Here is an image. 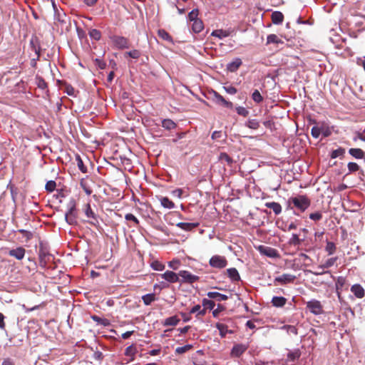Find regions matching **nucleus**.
<instances>
[{
	"mask_svg": "<svg viewBox=\"0 0 365 365\" xmlns=\"http://www.w3.org/2000/svg\"><path fill=\"white\" fill-rule=\"evenodd\" d=\"M89 36L91 38L98 41L101 38V34L98 30L93 29L89 31Z\"/></svg>",
	"mask_w": 365,
	"mask_h": 365,
	"instance_id": "40",
	"label": "nucleus"
},
{
	"mask_svg": "<svg viewBox=\"0 0 365 365\" xmlns=\"http://www.w3.org/2000/svg\"><path fill=\"white\" fill-rule=\"evenodd\" d=\"M196 312H197V315L204 316L206 313V309H202L200 305L197 304L193 307L190 312V314H194Z\"/></svg>",
	"mask_w": 365,
	"mask_h": 365,
	"instance_id": "36",
	"label": "nucleus"
},
{
	"mask_svg": "<svg viewBox=\"0 0 365 365\" xmlns=\"http://www.w3.org/2000/svg\"><path fill=\"white\" fill-rule=\"evenodd\" d=\"M296 277L290 274H283L281 276H278L274 279V283L278 282L282 284L293 282Z\"/></svg>",
	"mask_w": 365,
	"mask_h": 365,
	"instance_id": "7",
	"label": "nucleus"
},
{
	"mask_svg": "<svg viewBox=\"0 0 365 365\" xmlns=\"http://www.w3.org/2000/svg\"><path fill=\"white\" fill-rule=\"evenodd\" d=\"M211 94L213 96L214 101L217 103L222 104L225 107L232 108L233 104L232 102L226 101L221 95H220L217 92L212 91Z\"/></svg>",
	"mask_w": 365,
	"mask_h": 365,
	"instance_id": "6",
	"label": "nucleus"
},
{
	"mask_svg": "<svg viewBox=\"0 0 365 365\" xmlns=\"http://www.w3.org/2000/svg\"><path fill=\"white\" fill-rule=\"evenodd\" d=\"M287 302V299L284 297H274L272 299V304L275 307H282Z\"/></svg>",
	"mask_w": 365,
	"mask_h": 365,
	"instance_id": "19",
	"label": "nucleus"
},
{
	"mask_svg": "<svg viewBox=\"0 0 365 365\" xmlns=\"http://www.w3.org/2000/svg\"><path fill=\"white\" fill-rule=\"evenodd\" d=\"M337 258L336 257H331L330 259H328L324 264L319 266V269H325V268H329L331 266L334 264L336 262Z\"/></svg>",
	"mask_w": 365,
	"mask_h": 365,
	"instance_id": "35",
	"label": "nucleus"
},
{
	"mask_svg": "<svg viewBox=\"0 0 365 365\" xmlns=\"http://www.w3.org/2000/svg\"><path fill=\"white\" fill-rule=\"evenodd\" d=\"M245 125L248 128L254 130H256L259 127V123L256 119L248 120Z\"/></svg>",
	"mask_w": 365,
	"mask_h": 365,
	"instance_id": "37",
	"label": "nucleus"
},
{
	"mask_svg": "<svg viewBox=\"0 0 365 365\" xmlns=\"http://www.w3.org/2000/svg\"><path fill=\"white\" fill-rule=\"evenodd\" d=\"M67 211L65 214H77L76 209V202L74 200H70L67 205Z\"/></svg>",
	"mask_w": 365,
	"mask_h": 365,
	"instance_id": "32",
	"label": "nucleus"
},
{
	"mask_svg": "<svg viewBox=\"0 0 365 365\" xmlns=\"http://www.w3.org/2000/svg\"><path fill=\"white\" fill-rule=\"evenodd\" d=\"M349 153L356 159H362L364 156V152L360 148H350Z\"/></svg>",
	"mask_w": 365,
	"mask_h": 365,
	"instance_id": "23",
	"label": "nucleus"
},
{
	"mask_svg": "<svg viewBox=\"0 0 365 365\" xmlns=\"http://www.w3.org/2000/svg\"><path fill=\"white\" fill-rule=\"evenodd\" d=\"M180 322V319L177 316H173L165 319L164 326H175Z\"/></svg>",
	"mask_w": 365,
	"mask_h": 365,
	"instance_id": "27",
	"label": "nucleus"
},
{
	"mask_svg": "<svg viewBox=\"0 0 365 365\" xmlns=\"http://www.w3.org/2000/svg\"><path fill=\"white\" fill-rule=\"evenodd\" d=\"M265 206L272 209L275 215H279L282 212V206L279 203L275 202H267Z\"/></svg>",
	"mask_w": 365,
	"mask_h": 365,
	"instance_id": "18",
	"label": "nucleus"
},
{
	"mask_svg": "<svg viewBox=\"0 0 365 365\" xmlns=\"http://www.w3.org/2000/svg\"><path fill=\"white\" fill-rule=\"evenodd\" d=\"M150 266L156 271H163L165 269V265L158 260L153 261Z\"/></svg>",
	"mask_w": 365,
	"mask_h": 365,
	"instance_id": "39",
	"label": "nucleus"
},
{
	"mask_svg": "<svg viewBox=\"0 0 365 365\" xmlns=\"http://www.w3.org/2000/svg\"><path fill=\"white\" fill-rule=\"evenodd\" d=\"M26 250L22 247H19L16 249L9 250V255L16 259L21 260L24 257Z\"/></svg>",
	"mask_w": 365,
	"mask_h": 365,
	"instance_id": "11",
	"label": "nucleus"
},
{
	"mask_svg": "<svg viewBox=\"0 0 365 365\" xmlns=\"http://www.w3.org/2000/svg\"><path fill=\"white\" fill-rule=\"evenodd\" d=\"M351 291L357 298H362L364 296V289L360 284H354L351 288Z\"/></svg>",
	"mask_w": 365,
	"mask_h": 365,
	"instance_id": "17",
	"label": "nucleus"
},
{
	"mask_svg": "<svg viewBox=\"0 0 365 365\" xmlns=\"http://www.w3.org/2000/svg\"><path fill=\"white\" fill-rule=\"evenodd\" d=\"M30 44L31 46H32V48L34 50V51L36 53V54L37 55V57L39 56V49L37 48L35 46H34V39H31V41H30Z\"/></svg>",
	"mask_w": 365,
	"mask_h": 365,
	"instance_id": "64",
	"label": "nucleus"
},
{
	"mask_svg": "<svg viewBox=\"0 0 365 365\" xmlns=\"http://www.w3.org/2000/svg\"><path fill=\"white\" fill-rule=\"evenodd\" d=\"M354 141H356L357 140H361L362 141H365V136L363 135V134L358 133L353 138Z\"/></svg>",
	"mask_w": 365,
	"mask_h": 365,
	"instance_id": "63",
	"label": "nucleus"
},
{
	"mask_svg": "<svg viewBox=\"0 0 365 365\" xmlns=\"http://www.w3.org/2000/svg\"><path fill=\"white\" fill-rule=\"evenodd\" d=\"M270 43H284V42L275 34H269L267 37V44Z\"/></svg>",
	"mask_w": 365,
	"mask_h": 365,
	"instance_id": "28",
	"label": "nucleus"
},
{
	"mask_svg": "<svg viewBox=\"0 0 365 365\" xmlns=\"http://www.w3.org/2000/svg\"><path fill=\"white\" fill-rule=\"evenodd\" d=\"M209 264L213 268L223 269L227 265V260L225 257L216 255L210 259Z\"/></svg>",
	"mask_w": 365,
	"mask_h": 365,
	"instance_id": "2",
	"label": "nucleus"
},
{
	"mask_svg": "<svg viewBox=\"0 0 365 365\" xmlns=\"http://www.w3.org/2000/svg\"><path fill=\"white\" fill-rule=\"evenodd\" d=\"M191 348H192V345H190V344H187V345H185L183 346H179V347L176 348L175 353H177L178 354H183V353L187 351Z\"/></svg>",
	"mask_w": 365,
	"mask_h": 365,
	"instance_id": "46",
	"label": "nucleus"
},
{
	"mask_svg": "<svg viewBox=\"0 0 365 365\" xmlns=\"http://www.w3.org/2000/svg\"><path fill=\"white\" fill-rule=\"evenodd\" d=\"M347 167L349 173L356 172L359 169V166L358 165V164L352 162L349 163Z\"/></svg>",
	"mask_w": 365,
	"mask_h": 365,
	"instance_id": "51",
	"label": "nucleus"
},
{
	"mask_svg": "<svg viewBox=\"0 0 365 365\" xmlns=\"http://www.w3.org/2000/svg\"><path fill=\"white\" fill-rule=\"evenodd\" d=\"M290 243L294 245H299L301 243V240L297 234H293L290 240Z\"/></svg>",
	"mask_w": 365,
	"mask_h": 365,
	"instance_id": "56",
	"label": "nucleus"
},
{
	"mask_svg": "<svg viewBox=\"0 0 365 365\" xmlns=\"http://www.w3.org/2000/svg\"><path fill=\"white\" fill-rule=\"evenodd\" d=\"M224 90L229 94L234 95L237 92V90L232 86H224Z\"/></svg>",
	"mask_w": 365,
	"mask_h": 365,
	"instance_id": "57",
	"label": "nucleus"
},
{
	"mask_svg": "<svg viewBox=\"0 0 365 365\" xmlns=\"http://www.w3.org/2000/svg\"><path fill=\"white\" fill-rule=\"evenodd\" d=\"M92 319L98 324H102L105 327L108 326L110 324V322L107 319H103L98 316H93Z\"/></svg>",
	"mask_w": 365,
	"mask_h": 365,
	"instance_id": "42",
	"label": "nucleus"
},
{
	"mask_svg": "<svg viewBox=\"0 0 365 365\" xmlns=\"http://www.w3.org/2000/svg\"><path fill=\"white\" fill-rule=\"evenodd\" d=\"M248 346L245 344H235L231 350V356L234 357L240 356L247 349Z\"/></svg>",
	"mask_w": 365,
	"mask_h": 365,
	"instance_id": "8",
	"label": "nucleus"
},
{
	"mask_svg": "<svg viewBox=\"0 0 365 365\" xmlns=\"http://www.w3.org/2000/svg\"><path fill=\"white\" fill-rule=\"evenodd\" d=\"M125 218L126 220L133 221L136 225L139 224V220L131 213L126 214Z\"/></svg>",
	"mask_w": 365,
	"mask_h": 365,
	"instance_id": "55",
	"label": "nucleus"
},
{
	"mask_svg": "<svg viewBox=\"0 0 365 365\" xmlns=\"http://www.w3.org/2000/svg\"><path fill=\"white\" fill-rule=\"evenodd\" d=\"M259 250L262 254L269 257H275L277 256L276 250L269 247L259 246Z\"/></svg>",
	"mask_w": 365,
	"mask_h": 365,
	"instance_id": "12",
	"label": "nucleus"
},
{
	"mask_svg": "<svg viewBox=\"0 0 365 365\" xmlns=\"http://www.w3.org/2000/svg\"><path fill=\"white\" fill-rule=\"evenodd\" d=\"M76 163H77V166L78 168V169L83 173H86L87 172V168L83 164V162L81 159V158L80 157L79 155H76Z\"/></svg>",
	"mask_w": 365,
	"mask_h": 365,
	"instance_id": "33",
	"label": "nucleus"
},
{
	"mask_svg": "<svg viewBox=\"0 0 365 365\" xmlns=\"http://www.w3.org/2000/svg\"><path fill=\"white\" fill-rule=\"evenodd\" d=\"M325 250L329 255L334 254L336 250L335 244L332 242H327Z\"/></svg>",
	"mask_w": 365,
	"mask_h": 365,
	"instance_id": "43",
	"label": "nucleus"
},
{
	"mask_svg": "<svg viewBox=\"0 0 365 365\" xmlns=\"http://www.w3.org/2000/svg\"><path fill=\"white\" fill-rule=\"evenodd\" d=\"M219 159L221 161L226 162L228 165H231L233 163V160L225 153H220Z\"/></svg>",
	"mask_w": 365,
	"mask_h": 365,
	"instance_id": "44",
	"label": "nucleus"
},
{
	"mask_svg": "<svg viewBox=\"0 0 365 365\" xmlns=\"http://www.w3.org/2000/svg\"><path fill=\"white\" fill-rule=\"evenodd\" d=\"M242 60L239 58H237L234 61L227 64V68L230 72H235L242 65Z\"/></svg>",
	"mask_w": 365,
	"mask_h": 365,
	"instance_id": "14",
	"label": "nucleus"
},
{
	"mask_svg": "<svg viewBox=\"0 0 365 365\" xmlns=\"http://www.w3.org/2000/svg\"><path fill=\"white\" fill-rule=\"evenodd\" d=\"M207 295L210 299H215L218 302L225 301L228 299L227 295L217 292H209Z\"/></svg>",
	"mask_w": 365,
	"mask_h": 365,
	"instance_id": "15",
	"label": "nucleus"
},
{
	"mask_svg": "<svg viewBox=\"0 0 365 365\" xmlns=\"http://www.w3.org/2000/svg\"><path fill=\"white\" fill-rule=\"evenodd\" d=\"M307 308L315 315H319L323 313V307L321 302L316 299L307 302Z\"/></svg>",
	"mask_w": 365,
	"mask_h": 365,
	"instance_id": "3",
	"label": "nucleus"
},
{
	"mask_svg": "<svg viewBox=\"0 0 365 365\" xmlns=\"http://www.w3.org/2000/svg\"><path fill=\"white\" fill-rule=\"evenodd\" d=\"M84 212L88 218L92 220L89 221L91 224L96 225V223L98 222L96 215L91 209L90 204L88 203L85 205Z\"/></svg>",
	"mask_w": 365,
	"mask_h": 365,
	"instance_id": "10",
	"label": "nucleus"
},
{
	"mask_svg": "<svg viewBox=\"0 0 365 365\" xmlns=\"http://www.w3.org/2000/svg\"><path fill=\"white\" fill-rule=\"evenodd\" d=\"M227 274L232 282H237L240 279L239 272L235 268L227 269Z\"/></svg>",
	"mask_w": 365,
	"mask_h": 365,
	"instance_id": "20",
	"label": "nucleus"
},
{
	"mask_svg": "<svg viewBox=\"0 0 365 365\" xmlns=\"http://www.w3.org/2000/svg\"><path fill=\"white\" fill-rule=\"evenodd\" d=\"M237 114L246 117L249 114V111L242 106H238L236 108Z\"/></svg>",
	"mask_w": 365,
	"mask_h": 365,
	"instance_id": "52",
	"label": "nucleus"
},
{
	"mask_svg": "<svg viewBox=\"0 0 365 365\" xmlns=\"http://www.w3.org/2000/svg\"><path fill=\"white\" fill-rule=\"evenodd\" d=\"M158 36L160 37L163 40H166V41H172V38L170 36V34L166 31H165L164 29L158 30Z\"/></svg>",
	"mask_w": 365,
	"mask_h": 365,
	"instance_id": "38",
	"label": "nucleus"
},
{
	"mask_svg": "<svg viewBox=\"0 0 365 365\" xmlns=\"http://www.w3.org/2000/svg\"><path fill=\"white\" fill-rule=\"evenodd\" d=\"M65 220L69 225H76L77 223V214H65Z\"/></svg>",
	"mask_w": 365,
	"mask_h": 365,
	"instance_id": "30",
	"label": "nucleus"
},
{
	"mask_svg": "<svg viewBox=\"0 0 365 365\" xmlns=\"http://www.w3.org/2000/svg\"><path fill=\"white\" fill-rule=\"evenodd\" d=\"M125 54L128 55V56H130V58H135V59L138 58L140 56V53L138 50H133V51H128Z\"/></svg>",
	"mask_w": 365,
	"mask_h": 365,
	"instance_id": "54",
	"label": "nucleus"
},
{
	"mask_svg": "<svg viewBox=\"0 0 365 365\" xmlns=\"http://www.w3.org/2000/svg\"><path fill=\"white\" fill-rule=\"evenodd\" d=\"M19 232H21L24 237H26L27 240H30L32 237V234L27 230H20Z\"/></svg>",
	"mask_w": 365,
	"mask_h": 365,
	"instance_id": "59",
	"label": "nucleus"
},
{
	"mask_svg": "<svg viewBox=\"0 0 365 365\" xmlns=\"http://www.w3.org/2000/svg\"><path fill=\"white\" fill-rule=\"evenodd\" d=\"M345 153V149L343 148H339L336 150H332L330 154V157L333 159L336 158L340 156H343Z\"/></svg>",
	"mask_w": 365,
	"mask_h": 365,
	"instance_id": "34",
	"label": "nucleus"
},
{
	"mask_svg": "<svg viewBox=\"0 0 365 365\" xmlns=\"http://www.w3.org/2000/svg\"><path fill=\"white\" fill-rule=\"evenodd\" d=\"M80 186L84 190L87 195H90L92 193V189L89 185V182L87 180L82 179L80 182Z\"/></svg>",
	"mask_w": 365,
	"mask_h": 365,
	"instance_id": "29",
	"label": "nucleus"
},
{
	"mask_svg": "<svg viewBox=\"0 0 365 365\" xmlns=\"http://www.w3.org/2000/svg\"><path fill=\"white\" fill-rule=\"evenodd\" d=\"M160 276L170 283H175L179 281V274L173 271H166Z\"/></svg>",
	"mask_w": 365,
	"mask_h": 365,
	"instance_id": "9",
	"label": "nucleus"
},
{
	"mask_svg": "<svg viewBox=\"0 0 365 365\" xmlns=\"http://www.w3.org/2000/svg\"><path fill=\"white\" fill-rule=\"evenodd\" d=\"M289 202L292 203L301 212H304L311 204L310 200L306 195H298L291 197L289 200Z\"/></svg>",
	"mask_w": 365,
	"mask_h": 365,
	"instance_id": "1",
	"label": "nucleus"
},
{
	"mask_svg": "<svg viewBox=\"0 0 365 365\" xmlns=\"http://www.w3.org/2000/svg\"><path fill=\"white\" fill-rule=\"evenodd\" d=\"M222 136V132L221 131H214L212 134V139L217 140L218 138H220Z\"/></svg>",
	"mask_w": 365,
	"mask_h": 365,
	"instance_id": "61",
	"label": "nucleus"
},
{
	"mask_svg": "<svg viewBox=\"0 0 365 365\" xmlns=\"http://www.w3.org/2000/svg\"><path fill=\"white\" fill-rule=\"evenodd\" d=\"M114 46L118 48H127L129 47L128 41L123 36H115L111 38Z\"/></svg>",
	"mask_w": 365,
	"mask_h": 365,
	"instance_id": "4",
	"label": "nucleus"
},
{
	"mask_svg": "<svg viewBox=\"0 0 365 365\" xmlns=\"http://www.w3.org/2000/svg\"><path fill=\"white\" fill-rule=\"evenodd\" d=\"M215 327L219 330L220 335L221 337H225L226 334L230 333L232 334L233 331L232 330L228 329V327L226 324L222 323H217L215 324Z\"/></svg>",
	"mask_w": 365,
	"mask_h": 365,
	"instance_id": "13",
	"label": "nucleus"
},
{
	"mask_svg": "<svg viewBox=\"0 0 365 365\" xmlns=\"http://www.w3.org/2000/svg\"><path fill=\"white\" fill-rule=\"evenodd\" d=\"M162 126L167 130H172L175 128V123L170 119H164L162 121Z\"/></svg>",
	"mask_w": 365,
	"mask_h": 365,
	"instance_id": "31",
	"label": "nucleus"
},
{
	"mask_svg": "<svg viewBox=\"0 0 365 365\" xmlns=\"http://www.w3.org/2000/svg\"><path fill=\"white\" fill-rule=\"evenodd\" d=\"M198 223L194 222H178L176 226L185 231H190L198 226Z\"/></svg>",
	"mask_w": 365,
	"mask_h": 365,
	"instance_id": "16",
	"label": "nucleus"
},
{
	"mask_svg": "<svg viewBox=\"0 0 365 365\" xmlns=\"http://www.w3.org/2000/svg\"><path fill=\"white\" fill-rule=\"evenodd\" d=\"M142 300L145 305L148 306L156 300L155 294L153 293L142 296Z\"/></svg>",
	"mask_w": 365,
	"mask_h": 365,
	"instance_id": "25",
	"label": "nucleus"
},
{
	"mask_svg": "<svg viewBox=\"0 0 365 365\" xmlns=\"http://www.w3.org/2000/svg\"><path fill=\"white\" fill-rule=\"evenodd\" d=\"M203 29V22L200 19L195 20L192 22V29L195 33H200Z\"/></svg>",
	"mask_w": 365,
	"mask_h": 365,
	"instance_id": "26",
	"label": "nucleus"
},
{
	"mask_svg": "<svg viewBox=\"0 0 365 365\" xmlns=\"http://www.w3.org/2000/svg\"><path fill=\"white\" fill-rule=\"evenodd\" d=\"M321 134H322L324 137H328L331 134V130L330 128L325 125L321 126Z\"/></svg>",
	"mask_w": 365,
	"mask_h": 365,
	"instance_id": "53",
	"label": "nucleus"
},
{
	"mask_svg": "<svg viewBox=\"0 0 365 365\" xmlns=\"http://www.w3.org/2000/svg\"><path fill=\"white\" fill-rule=\"evenodd\" d=\"M56 187V183L54 180H49L46 182L45 188L48 192H53Z\"/></svg>",
	"mask_w": 365,
	"mask_h": 365,
	"instance_id": "47",
	"label": "nucleus"
},
{
	"mask_svg": "<svg viewBox=\"0 0 365 365\" xmlns=\"http://www.w3.org/2000/svg\"><path fill=\"white\" fill-rule=\"evenodd\" d=\"M284 16L280 11H274L272 14V21L274 24H279L283 21Z\"/></svg>",
	"mask_w": 365,
	"mask_h": 365,
	"instance_id": "24",
	"label": "nucleus"
},
{
	"mask_svg": "<svg viewBox=\"0 0 365 365\" xmlns=\"http://www.w3.org/2000/svg\"><path fill=\"white\" fill-rule=\"evenodd\" d=\"M311 134L314 138H318L321 135V127L314 126L311 130Z\"/></svg>",
	"mask_w": 365,
	"mask_h": 365,
	"instance_id": "48",
	"label": "nucleus"
},
{
	"mask_svg": "<svg viewBox=\"0 0 365 365\" xmlns=\"http://www.w3.org/2000/svg\"><path fill=\"white\" fill-rule=\"evenodd\" d=\"M198 16V10L197 9H193L188 14V19L190 21H194L195 20H198L197 19Z\"/></svg>",
	"mask_w": 365,
	"mask_h": 365,
	"instance_id": "50",
	"label": "nucleus"
},
{
	"mask_svg": "<svg viewBox=\"0 0 365 365\" xmlns=\"http://www.w3.org/2000/svg\"><path fill=\"white\" fill-rule=\"evenodd\" d=\"M179 277H182L183 282L192 283L198 280L199 277L191 274L187 270H181L178 272Z\"/></svg>",
	"mask_w": 365,
	"mask_h": 365,
	"instance_id": "5",
	"label": "nucleus"
},
{
	"mask_svg": "<svg viewBox=\"0 0 365 365\" xmlns=\"http://www.w3.org/2000/svg\"><path fill=\"white\" fill-rule=\"evenodd\" d=\"M230 31L227 30H222V29H217L212 32L211 35L212 36H215L219 38L220 39H222L223 38L227 37L230 35Z\"/></svg>",
	"mask_w": 365,
	"mask_h": 365,
	"instance_id": "22",
	"label": "nucleus"
},
{
	"mask_svg": "<svg viewBox=\"0 0 365 365\" xmlns=\"http://www.w3.org/2000/svg\"><path fill=\"white\" fill-rule=\"evenodd\" d=\"M309 218L315 222L319 221L322 218V214L321 212H316L309 214Z\"/></svg>",
	"mask_w": 365,
	"mask_h": 365,
	"instance_id": "49",
	"label": "nucleus"
},
{
	"mask_svg": "<svg viewBox=\"0 0 365 365\" xmlns=\"http://www.w3.org/2000/svg\"><path fill=\"white\" fill-rule=\"evenodd\" d=\"M159 200L160 202V205L165 208L173 209L175 207L174 202L167 197H160Z\"/></svg>",
	"mask_w": 365,
	"mask_h": 365,
	"instance_id": "21",
	"label": "nucleus"
},
{
	"mask_svg": "<svg viewBox=\"0 0 365 365\" xmlns=\"http://www.w3.org/2000/svg\"><path fill=\"white\" fill-rule=\"evenodd\" d=\"M252 98L257 103H259L263 101V98L258 90H255L253 92L252 95Z\"/></svg>",
	"mask_w": 365,
	"mask_h": 365,
	"instance_id": "41",
	"label": "nucleus"
},
{
	"mask_svg": "<svg viewBox=\"0 0 365 365\" xmlns=\"http://www.w3.org/2000/svg\"><path fill=\"white\" fill-rule=\"evenodd\" d=\"M202 303L204 307L209 309H213L215 306V302L208 299H203Z\"/></svg>",
	"mask_w": 365,
	"mask_h": 365,
	"instance_id": "45",
	"label": "nucleus"
},
{
	"mask_svg": "<svg viewBox=\"0 0 365 365\" xmlns=\"http://www.w3.org/2000/svg\"><path fill=\"white\" fill-rule=\"evenodd\" d=\"M38 86L41 89H44L46 87V83L42 78H39L38 81Z\"/></svg>",
	"mask_w": 365,
	"mask_h": 365,
	"instance_id": "62",
	"label": "nucleus"
},
{
	"mask_svg": "<svg viewBox=\"0 0 365 365\" xmlns=\"http://www.w3.org/2000/svg\"><path fill=\"white\" fill-rule=\"evenodd\" d=\"M172 194L174 197L181 198L182 195V189H175V190H173Z\"/></svg>",
	"mask_w": 365,
	"mask_h": 365,
	"instance_id": "58",
	"label": "nucleus"
},
{
	"mask_svg": "<svg viewBox=\"0 0 365 365\" xmlns=\"http://www.w3.org/2000/svg\"><path fill=\"white\" fill-rule=\"evenodd\" d=\"M66 92L69 96H75V89L71 86L66 87Z\"/></svg>",
	"mask_w": 365,
	"mask_h": 365,
	"instance_id": "60",
	"label": "nucleus"
}]
</instances>
